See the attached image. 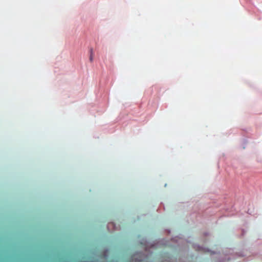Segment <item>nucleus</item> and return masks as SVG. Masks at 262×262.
<instances>
[{
	"mask_svg": "<svg viewBox=\"0 0 262 262\" xmlns=\"http://www.w3.org/2000/svg\"><path fill=\"white\" fill-rule=\"evenodd\" d=\"M90 60L91 62H92L93 60V53L92 49L91 50L90 56Z\"/></svg>",
	"mask_w": 262,
	"mask_h": 262,
	"instance_id": "nucleus-1",
	"label": "nucleus"
}]
</instances>
